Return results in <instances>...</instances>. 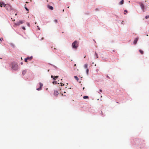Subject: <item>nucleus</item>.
<instances>
[{"label": "nucleus", "instance_id": "f257e3e1", "mask_svg": "<svg viewBox=\"0 0 149 149\" xmlns=\"http://www.w3.org/2000/svg\"><path fill=\"white\" fill-rule=\"evenodd\" d=\"M72 48L74 49H76L78 46V42L77 41H74L72 44Z\"/></svg>", "mask_w": 149, "mask_h": 149}, {"label": "nucleus", "instance_id": "f03ea898", "mask_svg": "<svg viewBox=\"0 0 149 149\" xmlns=\"http://www.w3.org/2000/svg\"><path fill=\"white\" fill-rule=\"evenodd\" d=\"M12 68L14 70H17L18 68L17 65L15 63H12Z\"/></svg>", "mask_w": 149, "mask_h": 149}, {"label": "nucleus", "instance_id": "7ed1b4c3", "mask_svg": "<svg viewBox=\"0 0 149 149\" xmlns=\"http://www.w3.org/2000/svg\"><path fill=\"white\" fill-rule=\"evenodd\" d=\"M24 22V20H19L15 22L14 24L15 26H19L20 24H22Z\"/></svg>", "mask_w": 149, "mask_h": 149}, {"label": "nucleus", "instance_id": "20e7f679", "mask_svg": "<svg viewBox=\"0 0 149 149\" xmlns=\"http://www.w3.org/2000/svg\"><path fill=\"white\" fill-rule=\"evenodd\" d=\"M139 4L140 6L141 10L143 12H144L145 11V8L144 4L141 2L139 3Z\"/></svg>", "mask_w": 149, "mask_h": 149}, {"label": "nucleus", "instance_id": "39448f33", "mask_svg": "<svg viewBox=\"0 0 149 149\" xmlns=\"http://www.w3.org/2000/svg\"><path fill=\"white\" fill-rule=\"evenodd\" d=\"M138 38H136L134 39V44H136V43L137 42L138 40Z\"/></svg>", "mask_w": 149, "mask_h": 149}, {"label": "nucleus", "instance_id": "423d86ee", "mask_svg": "<svg viewBox=\"0 0 149 149\" xmlns=\"http://www.w3.org/2000/svg\"><path fill=\"white\" fill-rule=\"evenodd\" d=\"M47 8L50 9L51 10H53V7L52 6L49 5H48L47 6Z\"/></svg>", "mask_w": 149, "mask_h": 149}, {"label": "nucleus", "instance_id": "0eeeda50", "mask_svg": "<svg viewBox=\"0 0 149 149\" xmlns=\"http://www.w3.org/2000/svg\"><path fill=\"white\" fill-rule=\"evenodd\" d=\"M26 70H23L22 72V74L23 75H24L26 74Z\"/></svg>", "mask_w": 149, "mask_h": 149}, {"label": "nucleus", "instance_id": "6e6552de", "mask_svg": "<svg viewBox=\"0 0 149 149\" xmlns=\"http://www.w3.org/2000/svg\"><path fill=\"white\" fill-rule=\"evenodd\" d=\"M0 5L1 7H2L3 6H5L6 5L3 2H0Z\"/></svg>", "mask_w": 149, "mask_h": 149}, {"label": "nucleus", "instance_id": "1a4fd4ad", "mask_svg": "<svg viewBox=\"0 0 149 149\" xmlns=\"http://www.w3.org/2000/svg\"><path fill=\"white\" fill-rule=\"evenodd\" d=\"M58 92L57 91H55L54 92V95H55V96H57V95H58Z\"/></svg>", "mask_w": 149, "mask_h": 149}, {"label": "nucleus", "instance_id": "9d476101", "mask_svg": "<svg viewBox=\"0 0 149 149\" xmlns=\"http://www.w3.org/2000/svg\"><path fill=\"white\" fill-rule=\"evenodd\" d=\"M84 68L85 69L88 68V64H85L84 65Z\"/></svg>", "mask_w": 149, "mask_h": 149}, {"label": "nucleus", "instance_id": "9b49d317", "mask_svg": "<svg viewBox=\"0 0 149 149\" xmlns=\"http://www.w3.org/2000/svg\"><path fill=\"white\" fill-rule=\"evenodd\" d=\"M124 3V0H122L120 2V5L123 4Z\"/></svg>", "mask_w": 149, "mask_h": 149}, {"label": "nucleus", "instance_id": "f8f14e48", "mask_svg": "<svg viewBox=\"0 0 149 149\" xmlns=\"http://www.w3.org/2000/svg\"><path fill=\"white\" fill-rule=\"evenodd\" d=\"M88 72H89L88 69V68H86V73L87 75H88Z\"/></svg>", "mask_w": 149, "mask_h": 149}, {"label": "nucleus", "instance_id": "ddd939ff", "mask_svg": "<svg viewBox=\"0 0 149 149\" xmlns=\"http://www.w3.org/2000/svg\"><path fill=\"white\" fill-rule=\"evenodd\" d=\"M74 78L77 81H78L79 80V79L78 77L77 76H74Z\"/></svg>", "mask_w": 149, "mask_h": 149}, {"label": "nucleus", "instance_id": "4468645a", "mask_svg": "<svg viewBox=\"0 0 149 149\" xmlns=\"http://www.w3.org/2000/svg\"><path fill=\"white\" fill-rule=\"evenodd\" d=\"M88 98V97L87 96H84L83 97V98L84 99H87Z\"/></svg>", "mask_w": 149, "mask_h": 149}, {"label": "nucleus", "instance_id": "2eb2a0df", "mask_svg": "<svg viewBox=\"0 0 149 149\" xmlns=\"http://www.w3.org/2000/svg\"><path fill=\"white\" fill-rule=\"evenodd\" d=\"M39 84L40 85V87L42 88L43 86V84L40 82L39 83Z\"/></svg>", "mask_w": 149, "mask_h": 149}, {"label": "nucleus", "instance_id": "dca6fc26", "mask_svg": "<svg viewBox=\"0 0 149 149\" xmlns=\"http://www.w3.org/2000/svg\"><path fill=\"white\" fill-rule=\"evenodd\" d=\"M95 58H98V56L96 52H95Z\"/></svg>", "mask_w": 149, "mask_h": 149}, {"label": "nucleus", "instance_id": "f3484780", "mask_svg": "<svg viewBox=\"0 0 149 149\" xmlns=\"http://www.w3.org/2000/svg\"><path fill=\"white\" fill-rule=\"evenodd\" d=\"M139 51L142 54H143V52L140 49L139 50Z\"/></svg>", "mask_w": 149, "mask_h": 149}, {"label": "nucleus", "instance_id": "a211bd4d", "mask_svg": "<svg viewBox=\"0 0 149 149\" xmlns=\"http://www.w3.org/2000/svg\"><path fill=\"white\" fill-rule=\"evenodd\" d=\"M41 89H42V88L40 87V88H37L36 89L37 90H38V91H40V90H41Z\"/></svg>", "mask_w": 149, "mask_h": 149}, {"label": "nucleus", "instance_id": "6ab92c4d", "mask_svg": "<svg viewBox=\"0 0 149 149\" xmlns=\"http://www.w3.org/2000/svg\"><path fill=\"white\" fill-rule=\"evenodd\" d=\"M149 17V15H146L145 17V18L146 19L148 18Z\"/></svg>", "mask_w": 149, "mask_h": 149}, {"label": "nucleus", "instance_id": "aec40b11", "mask_svg": "<svg viewBox=\"0 0 149 149\" xmlns=\"http://www.w3.org/2000/svg\"><path fill=\"white\" fill-rule=\"evenodd\" d=\"M28 59V58H25L24 60L25 62H26Z\"/></svg>", "mask_w": 149, "mask_h": 149}, {"label": "nucleus", "instance_id": "412c9836", "mask_svg": "<svg viewBox=\"0 0 149 149\" xmlns=\"http://www.w3.org/2000/svg\"><path fill=\"white\" fill-rule=\"evenodd\" d=\"M58 77V76H56L55 77H53V79H55V78H57Z\"/></svg>", "mask_w": 149, "mask_h": 149}, {"label": "nucleus", "instance_id": "4be33fe9", "mask_svg": "<svg viewBox=\"0 0 149 149\" xmlns=\"http://www.w3.org/2000/svg\"><path fill=\"white\" fill-rule=\"evenodd\" d=\"M52 83L53 84H56L57 83V81H54Z\"/></svg>", "mask_w": 149, "mask_h": 149}, {"label": "nucleus", "instance_id": "5701e85b", "mask_svg": "<svg viewBox=\"0 0 149 149\" xmlns=\"http://www.w3.org/2000/svg\"><path fill=\"white\" fill-rule=\"evenodd\" d=\"M25 8L26 10L29 11V9L26 7H25Z\"/></svg>", "mask_w": 149, "mask_h": 149}, {"label": "nucleus", "instance_id": "b1692460", "mask_svg": "<svg viewBox=\"0 0 149 149\" xmlns=\"http://www.w3.org/2000/svg\"><path fill=\"white\" fill-rule=\"evenodd\" d=\"M22 29H23V30H25V27L23 26L22 27Z\"/></svg>", "mask_w": 149, "mask_h": 149}, {"label": "nucleus", "instance_id": "393cba45", "mask_svg": "<svg viewBox=\"0 0 149 149\" xmlns=\"http://www.w3.org/2000/svg\"><path fill=\"white\" fill-rule=\"evenodd\" d=\"M27 25L28 26H29V24L28 23H27Z\"/></svg>", "mask_w": 149, "mask_h": 149}, {"label": "nucleus", "instance_id": "a878e982", "mask_svg": "<svg viewBox=\"0 0 149 149\" xmlns=\"http://www.w3.org/2000/svg\"><path fill=\"white\" fill-rule=\"evenodd\" d=\"M57 19H55V20H54V22H57Z\"/></svg>", "mask_w": 149, "mask_h": 149}, {"label": "nucleus", "instance_id": "bb28decb", "mask_svg": "<svg viewBox=\"0 0 149 149\" xmlns=\"http://www.w3.org/2000/svg\"><path fill=\"white\" fill-rule=\"evenodd\" d=\"M124 12H125L127 13V10H124Z\"/></svg>", "mask_w": 149, "mask_h": 149}, {"label": "nucleus", "instance_id": "cd10ccee", "mask_svg": "<svg viewBox=\"0 0 149 149\" xmlns=\"http://www.w3.org/2000/svg\"><path fill=\"white\" fill-rule=\"evenodd\" d=\"M54 77V76H52H52H51V77H52V78H53V77Z\"/></svg>", "mask_w": 149, "mask_h": 149}, {"label": "nucleus", "instance_id": "c85d7f7f", "mask_svg": "<svg viewBox=\"0 0 149 149\" xmlns=\"http://www.w3.org/2000/svg\"><path fill=\"white\" fill-rule=\"evenodd\" d=\"M38 29L39 30H40V28L38 27Z\"/></svg>", "mask_w": 149, "mask_h": 149}, {"label": "nucleus", "instance_id": "c756f323", "mask_svg": "<svg viewBox=\"0 0 149 149\" xmlns=\"http://www.w3.org/2000/svg\"><path fill=\"white\" fill-rule=\"evenodd\" d=\"M100 92H101L102 91L101 90V89H100Z\"/></svg>", "mask_w": 149, "mask_h": 149}, {"label": "nucleus", "instance_id": "7c9ffc66", "mask_svg": "<svg viewBox=\"0 0 149 149\" xmlns=\"http://www.w3.org/2000/svg\"><path fill=\"white\" fill-rule=\"evenodd\" d=\"M86 56H84V57L85 58Z\"/></svg>", "mask_w": 149, "mask_h": 149}, {"label": "nucleus", "instance_id": "2f4dec72", "mask_svg": "<svg viewBox=\"0 0 149 149\" xmlns=\"http://www.w3.org/2000/svg\"><path fill=\"white\" fill-rule=\"evenodd\" d=\"M28 59H29V58H29V57H28Z\"/></svg>", "mask_w": 149, "mask_h": 149}, {"label": "nucleus", "instance_id": "473e14b6", "mask_svg": "<svg viewBox=\"0 0 149 149\" xmlns=\"http://www.w3.org/2000/svg\"><path fill=\"white\" fill-rule=\"evenodd\" d=\"M84 88H83V89L84 90Z\"/></svg>", "mask_w": 149, "mask_h": 149}, {"label": "nucleus", "instance_id": "72a5a7b5", "mask_svg": "<svg viewBox=\"0 0 149 149\" xmlns=\"http://www.w3.org/2000/svg\"><path fill=\"white\" fill-rule=\"evenodd\" d=\"M63 11H64V10L63 9Z\"/></svg>", "mask_w": 149, "mask_h": 149}, {"label": "nucleus", "instance_id": "f704fd0d", "mask_svg": "<svg viewBox=\"0 0 149 149\" xmlns=\"http://www.w3.org/2000/svg\"><path fill=\"white\" fill-rule=\"evenodd\" d=\"M124 14H125H125H126L125 13H124Z\"/></svg>", "mask_w": 149, "mask_h": 149}, {"label": "nucleus", "instance_id": "c9c22d12", "mask_svg": "<svg viewBox=\"0 0 149 149\" xmlns=\"http://www.w3.org/2000/svg\"><path fill=\"white\" fill-rule=\"evenodd\" d=\"M148 36V35H146V36Z\"/></svg>", "mask_w": 149, "mask_h": 149}, {"label": "nucleus", "instance_id": "e433bc0d", "mask_svg": "<svg viewBox=\"0 0 149 149\" xmlns=\"http://www.w3.org/2000/svg\"><path fill=\"white\" fill-rule=\"evenodd\" d=\"M26 3H28V2H26Z\"/></svg>", "mask_w": 149, "mask_h": 149}]
</instances>
